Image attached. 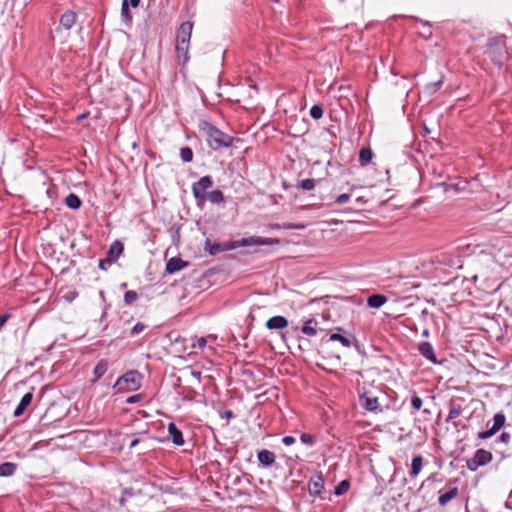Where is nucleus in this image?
I'll list each match as a JSON object with an SVG mask.
<instances>
[{
    "mask_svg": "<svg viewBox=\"0 0 512 512\" xmlns=\"http://www.w3.org/2000/svg\"><path fill=\"white\" fill-rule=\"evenodd\" d=\"M200 131L205 135L209 147L213 150L230 147L234 138L208 121L199 123Z\"/></svg>",
    "mask_w": 512,
    "mask_h": 512,
    "instance_id": "f257e3e1",
    "label": "nucleus"
},
{
    "mask_svg": "<svg viewBox=\"0 0 512 512\" xmlns=\"http://www.w3.org/2000/svg\"><path fill=\"white\" fill-rule=\"evenodd\" d=\"M141 381L142 375L136 370H131L117 379L114 388H116L118 392L136 391L140 388Z\"/></svg>",
    "mask_w": 512,
    "mask_h": 512,
    "instance_id": "f03ea898",
    "label": "nucleus"
},
{
    "mask_svg": "<svg viewBox=\"0 0 512 512\" xmlns=\"http://www.w3.org/2000/svg\"><path fill=\"white\" fill-rule=\"evenodd\" d=\"M213 187L212 177L209 175L201 177L197 182L192 184V194L198 207L205 204V196L208 194V189Z\"/></svg>",
    "mask_w": 512,
    "mask_h": 512,
    "instance_id": "7ed1b4c3",
    "label": "nucleus"
},
{
    "mask_svg": "<svg viewBox=\"0 0 512 512\" xmlns=\"http://www.w3.org/2000/svg\"><path fill=\"white\" fill-rule=\"evenodd\" d=\"M492 461V453L485 449H478L473 457L466 461V467L470 471H476L479 467L484 466Z\"/></svg>",
    "mask_w": 512,
    "mask_h": 512,
    "instance_id": "20e7f679",
    "label": "nucleus"
},
{
    "mask_svg": "<svg viewBox=\"0 0 512 512\" xmlns=\"http://www.w3.org/2000/svg\"><path fill=\"white\" fill-rule=\"evenodd\" d=\"M280 240L278 238H265L260 236H250L246 238H242L236 241L237 247H246V246H263V245H274L279 244Z\"/></svg>",
    "mask_w": 512,
    "mask_h": 512,
    "instance_id": "39448f33",
    "label": "nucleus"
},
{
    "mask_svg": "<svg viewBox=\"0 0 512 512\" xmlns=\"http://www.w3.org/2000/svg\"><path fill=\"white\" fill-rule=\"evenodd\" d=\"M193 30V23L191 21L183 22L176 35V44L190 45V38Z\"/></svg>",
    "mask_w": 512,
    "mask_h": 512,
    "instance_id": "423d86ee",
    "label": "nucleus"
},
{
    "mask_svg": "<svg viewBox=\"0 0 512 512\" xmlns=\"http://www.w3.org/2000/svg\"><path fill=\"white\" fill-rule=\"evenodd\" d=\"M360 405L367 411L370 412H381L382 409L380 408L378 398L375 396H372L371 394L365 392L360 395L359 397Z\"/></svg>",
    "mask_w": 512,
    "mask_h": 512,
    "instance_id": "0eeeda50",
    "label": "nucleus"
},
{
    "mask_svg": "<svg viewBox=\"0 0 512 512\" xmlns=\"http://www.w3.org/2000/svg\"><path fill=\"white\" fill-rule=\"evenodd\" d=\"M324 489V480L321 475H315L310 478L308 491L311 496H319Z\"/></svg>",
    "mask_w": 512,
    "mask_h": 512,
    "instance_id": "6e6552de",
    "label": "nucleus"
},
{
    "mask_svg": "<svg viewBox=\"0 0 512 512\" xmlns=\"http://www.w3.org/2000/svg\"><path fill=\"white\" fill-rule=\"evenodd\" d=\"M257 459L260 465L264 467H271L276 461V455L270 450L263 449L257 453Z\"/></svg>",
    "mask_w": 512,
    "mask_h": 512,
    "instance_id": "1a4fd4ad",
    "label": "nucleus"
},
{
    "mask_svg": "<svg viewBox=\"0 0 512 512\" xmlns=\"http://www.w3.org/2000/svg\"><path fill=\"white\" fill-rule=\"evenodd\" d=\"M77 20V14L72 10L65 11L60 17V27L70 30Z\"/></svg>",
    "mask_w": 512,
    "mask_h": 512,
    "instance_id": "9d476101",
    "label": "nucleus"
},
{
    "mask_svg": "<svg viewBox=\"0 0 512 512\" xmlns=\"http://www.w3.org/2000/svg\"><path fill=\"white\" fill-rule=\"evenodd\" d=\"M418 351L424 358H426L430 362H432L434 364L438 363L437 358L434 353L433 346L431 345L430 342L420 343L418 346Z\"/></svg>",
    "mask_w": 512,
    "mask_h": 512,
    "instance_id": "9b49d317",
    "label": "nucleus"
},
{
    "mask_svg": "<svg viewBox=\"0 0 512 512\" xmlns=\"http://www.w3.org/2000/svg\"><path fill=\"white\" fill-rule=\"evenodd\" d=\"M168 434L170 435L173 444L176 446H182L184 444V438L182 431L171 422L168 424Z\"/></svg>",
    "mask_w": 512,
    "mask_h": 512,
    "instance_id": "f8f14e48",
    "label": "nucleus"
},
{
    "mask_svg": "<svg viewBox=\"0 0 512 512\" xmlns=\"http://www.w3.org/2000/svg\"><path fill=\"white\" fill-rule=\"evenodd\" d=\"M32 400H33L32 392H28V393L24 394L23 397L21 398L19 404L17 405V407L14 410V413H13L14 417H20L25 412L27 407L31 404Z\"/></svg>",
    "mask_w": 512,
    "mask_h": 512,
    "instance_id": "ddd939ff",
    "label": "nucleus"
},
{
    "mask_svg": "<svg viewBox=\"0 0 512 512\" xmlns=\"http://www.w3.org/2000/svg\"><path fill=\"white\" fill-rule=\"evenodd\" d=\"M185 266H187V262L182 260L181 258L172 257L166 263V272L169 274H173L177 271H180Z\"/></svg>",
    "mask_w": 512,
    "mask_h": 512,
    "instance_id": "4468645a",
    "label": "nucleus"
},
{
    "mask_svg": "<svg viewBox=\"0 0 512 512\" xmlns=\"http://www.w3.org/2000/svg\"><path fill=\"white\" fill-rule=\"evenodd\" d=\"M287 326L288 320L284 316H274L266 322V327L270 330L283 329Z\"/></svg>",
    "mask_w": 512,
    "mask_h": 512,
    "instance_id": "2eb2a0df",
    "label": "nucleus"
},
{
    "mask_svg": "<svg viewBox=\"0 0 512 512\" xmlns=\"http://www.w3.org/2000/svg\"><path fill=\"white\" fill-rule=\"evenodd\" d=\"M496 48L498 49L497 53L494 51L493 46L491 45L488 53H489L491 59L493 60V62L496 65L501 66L506 58V52H505L503 45H499Z\"/></svg>",
    "mask_w": 512,
    "mask_h": 512,
    "instance_id": "dca6fc26",
    "label": "nucleus"
},
{
    "mask_svg": "<svg viewBox=\"0 0 512 512\" xmlns=\"http://www.w3.org/2000/svg\"><path fill=\"white\" fill-rule=\"evenodd\" d=\"M459 494V490L457 487H452L448 491L441 493L438 498V503L440 506L447 505L451 500L455 499Z\"/></svg>",
    "mask_w": 512,
    "mask_h": 512,
    "instance_id": "f3484780",
    "label": "nucleus"
},
{
    "mask_svg": "<svg viewBox=\"0 0 512 512\" xmlns=\"http://www.w3.org/2000/svg\"><path fill=\"white\" fill-rule=\"evenodd\" d=\"M108 361L105 359H101L97 362L94 370H93V379L91 380L93 383L98 381L108 370Z\"/></svg>",
    "mask_w": 512,
    "mask_h": 512,
    "instance_id": "a211bd4d",
    "label": "nucleus"
},
{
    "mask_svg": "<svg viewBox=\"0 0 512 512\" xmlns=\"http://www.w3.org/2000/svg\"><path fill=\"white\" fill-rule=\"evenodd\" d=\"M423 457L421 455H416L412 458L411 470L409 472L410 477L415 478L420 473L423 467Z\"/></svg>",
    "mask_w": 512,
    "mask_h": 512,
    "instance_id": "6ab92c4d",
    "label": "nucleus"
},
{
    "mask_svg": "<svg viewBox=\"0 0 512 512\" xmlns=\"http://www.w3.org/2000/svg\"><path fill=\"white\" fill-rule=\"evenodd\" d=\"M387 302V297L382 294H373L368 297L367 305L371 308H380Z\"/></svg>",
    "mask_w": 512,
    "mask_h": 512,
    "instance_id": "aec40b11",
    "label": "nucleus"
},
{
    "mask_svg": "<svg viewBox=\"0 0 512 512\" xmlns=\"http://www.w3.org/2000/svg\"><path fill=\"white\" fill-rule=\"evenodd\" d=\"M123 250H124L123 244L120 241L116 240L110 245V248L107 252L106 257H113V262H114L122 254Z\"/></svg>",
    "mask_w": 512,
    "mask_h": 512,
    "instance_id": "412c9836",
    "label": "nucleus"
},
{
    "mask_svg": "<svg viewBox=\"0 0 512 512\" xmlns=\"http://www.w3.org/2000/svg\"><path fill=\"white\" fill-rule=\"evenodd\" d=\"M206 201H209L212 204H221L225 201L224 194L218 189L212 190L206 194L205 202Z\"/></svg>",
    "mask_w": 512,
    "mask_h": 512,
    "instance_id": "4be33fe9",
    "label": "nucleus"
},
{
    "mask_svg": "<svg viewBox=\"0 0 512 512\" xmlns=\"http://www.w3.org/2000/svg\"><path fill=\"white\" fill-rule=\"evenodd\" d=\"M17 469V464L13 462H4L0 464V477H10L14 475Z\"/></svg>",
    "mask_w": 512,
    "mask_h": 512,
    "instance_id": "5701e85b",
    "label": "nucleus"
},
{
    "mask_svg": "<svg viewBox=\"0 0 512 512\" xmlns=\"http://www.w3.org/2000/svg\"><path fill=\"white\" fill-rule=\"evenodd\" d=\"M462 413V407L460 404L456 403L455 401H451L449 405V412L446 418V422H449L451 420H454L458 418Z\"/></svg>",
    "mask_w": 512,
    "mask_h": 512,
    "instance_id": "b1692460",
    "label": "nucleus"
},
{
    "mask_svg": "<svg viewBox=\"0 0 512 512\" xmlns=\"http://www.w3.org/2000/svg\"><path fill=\"white\" fill-rule=\"evenodd\" d=\"M316 325L317 321L311 318L304 323V325L301 328V331L305 335L315 336L317 334V329L315 327Z\"/></svg>",
    "mask_w": 512,
    "mask_h": 512,
    "instance_id": "393cba45",
    "label": "nucleus"
},
{
    "mask_svg": "<svg viewBox=\"0 0 512 512\" xmlns=\"http://www.w3.org/2000/svg\"><path fill=\"white\" fill-rule=\"evenodd\" d=\"M327 341H338L343 347L349 348L352 345V340L349 337L341 335L340 333H332L329 335Z\"/></svg>",
    "mask_w": 512,
    "mask_h": 512,
    "instance_id": "a878e982",
    "label": "nucleus"
},
{
    "mask_svg": "<svg viewBox=\"0 0 512 512\" xmlns=\"http://www.w3.org/2000/svg\"><path fill=\"white\" fill-rule=\"evenodd\" d=\"M65 204L67 207L73 209V210H76V209H79L81 207V200L80 198L76 195V194H73V193H70L66 198H65Z\"/></svg>",
    "mask_w": 512,
    "mask_h": 512,
    "instance_id": "bb28decb",
    "label": "nucleus"
},
{
    "mask_svg": "<svg viewBox=\"0 0 512 512\" xmlns=\"http://www.w3.org/2000/svg\"><path fill=\"white\" fill-rule=\"evenodd\" d=\"M373 152L370 148H362L359 152V161L362 166H366L372 161Z\"/></svg>",
    "mask_w": 512,
    "mask_h": 512,
    "instance_id": "cd10ccee",
    "label": "nucleus"
},
{
    "mask_svg": "<svg viewBox=\"0 0 512 512\" xmlns=\"http://www.w3.org/2000/svg\"><path fill=\"white\" fill-rule=\"evenodd\" d=\"M506 422V416L504 413L499 412L496 413L493 417V425L496 429L500 430L502 427H504Z\"/></svg>",
    "mask_w": 512,
    "mask_h": 512,
    "instance_id": "c85d7f7f",
    "label": "nucleus"
},
{
    "mask_svg": "<svg viewBox=\"0 0 512 512\" xmlns=\"http://www.w3.org/2000/svg\"><path fill=\"white\" fill-rule=\"evenodd\" d=\"M121 16L125 22L132 21V15H131L129 5L126 0H122Z\"/></svg>",
    "mask_w": 512,
    "mask_h": 512,
    "instance_id": "c756f323",
    "label": "nucleus"
},
{
    "mask_svg": "<svg viewBox=\"0 0 512 512\" xmlns=\"http://www.w3.org/2000/svg\"><path fill=\"white\" fill-rule=\"evenodd\" d=\"M180 157L183 162L189 163L193 160V151L190 147H182L180 149Z\"/></svg>",
    "mask_w": 512,
    "mask_h": 512,
    "instance_id": "7c9ffc66",
    "label": "nucleus"
},
{
    "mask_svg": "<svg viewBox=\"0 0 512 512\" xmlns=\"http://www.w3.org/2000/svg\"><path fill=\"white\" fill-rule=\"evenodd\" d=\"M315 185L316 181L314 179H304L298 182L297 188L310 191L315 188Z\"/></svg>",
    "mask_w": 512,
    "mask_h": 512,
    "instance_id": "2f4dec72",
    "label": "nucleus"
},
{
    "mask_svg": "<svg viewBox=\"0 0 512 512\" xmlns=\"http://www.w3.org/2000/svg\"><path fill=\"white\" fill-rule=\"evenodd\" d=\"M422 404H423L422 399L417 394H414L411 397V407H412L411 414H415L417 411H419L422 407Z\"/></svg>",
    "mask_w": 512,
    "mask_h": 512,
    "instance_id": "473e14b6",
    "label": "nucleus"
},
{
    "mask_svg": "<svg viewBox=\"0 0 512 512\" xmlns=\"http://www.w3.org/2000/svg\"><path fill=\"white\" fill-rule=\"evenodd\" d=\"M175 49L178 57H183L184 62H186L188 60L189 45L176 44Z\"/></svg>",
    "mask_w": 512,
    "mask_h": 512,
    "instance_id": "72a5a7b5",
    "label": "nucleus"
},
{
    "mask_svg": "<svg viewBox=\"0 0 512 512\" xmlns=\"http://www.w3.org/2000/svg\"><path fill=\"white\" fill-rule=\"evenodd\" d=\"M498 431H499L498 429H496L494 426H492L491 428H489L486 431L478 432L477 433V438L478 439H482V440L489 439L492 436H494Z\"/></svg>",
    "mask_w": 512,
    "mask_h": 512,
    "instance_id": "f704fd0d",
    "label": "nucleus"
},
{
    "mask_svg": "<svg viewBox=\"0 0 512 512\" xmlns=\"http://www.w3.org/2000/svg\"><path fill=\"white\" fill-rule=\"evenodd\" d=\"M442 83L443 81L442 80H438V81H435V82H431V83H428L425 87V90L427 93L429 94H434L436 93L440 87L442 86Z\"/></svg>",
    "mask_w": 512,
    "mask_h": 512,
    "instance_id": "c9c22d12",
    "label": "nucleus"
},
{
    "mask_svg": "<svg viewBox=\"0 0 512 512\" xmlns=\"http://www.w3.org/2000/svg\"><path fill=\"white\" fill-rule=\"evenodd\" d=\"M138 298V294L134 290L126 291L124 294V302L126 305L133 304Z\"/></svg>",
    "mask_w": 512,
    "mask_h": 512,
    "instance_id": "e433bc0d",
    "label": "nucleus"
},
{
    "mask_svg": "<svg viewBox=\"0 0 512 512\" xmlns=\"http://www.w3.org/2000/svg\"><path fill=\"white\" fill-rule=\"evenodd\" d=\"M310 116L313 119H320L323 116V108L320 105H314L310 109Z\"/></svg>",
    "mask_w": 512,
    "mask_h": 512,
    "instance_id": "4c0bfd02",
    "label": "nucleus"
},
{
    "mask_svg": "<svg viewBox=\"0 0 512 512\" xmlns=\"http://www.w3.org/2000/svg\"><path fill=\"white\" fill-rule=\"evenodd\" d=\"M300 441L308 446H313L316 443L315 437L307 433H302L300 435Z\"/></svg>",
    "mask_w": 512,
    "mask_h": 512,
    "instance_id": "58836bf2",
    "label": "nucleus"
},
{
    "mask_svg": "<svg viewBox=\"0 0 512 512\" xmlns=\"http://www.w3.org/2000/svg\"><path fill=\"white\" fill-rule=\"evenodd\" d=\"M349 482L347 480H343L342 482H340V484L338 486H336L335 488V494L336 495H342L344 493H346L349 489Z\"/></svg>",
    "mask_w": 512,
    "mask_h": 512,
    "instance_id": "ea45409f",
    "label": "nucleus"
},
{
    "mask_svg": "<svg viewBox=\"0 0 512 512\" xmlns=\"http://www.w3.org/2000/svg\"><path fill=\"white\" fill-rule=\"evenodd\" d=\"M206 246H209L210 255H217L218 253L224 250L218 243L211 244L209 241H207Z\"/></svg>",
    "mask_w": 512,
    "mask_h": 512,
    "instance_id": "a19ab883",
    "label": "nucleus"
},
{
    "mask_svg": "<svg viewBox=\"0 0 512 512\" xmlns=\"http://www.w3.org/2000/svg\"><path fill=\"white\" fill-rule=\"evenodd\" d=\"M442 185L445 187V192L446 193H448L450 191H454L455 193H457V192L462 191L464 189V187L460 186V183H455V184L442 183Z\"/></svg>",
    "mask_w": 512,
    "mask_h": 512,
    "instance_id": "79ce46f5",
    "label": "nucleus"
},
{
    "mask_svg": "<svg viewBox=\"0 0 512 512\" xmlns=\"http://www.w3.org/2000/svg\"><path fill=\"white\" fill-rule=\"evenodd\" d=\"M113 263V257H105L99 260L98 267L102 270H107L108 266Z\"/></svg>",
    "mask_w": 512,
    "mask_h": 512,
    "instance_id": "37998d69",
    "label": "nucleus"
},
{
    "mask_svg": "<svg viewBox=\"0 0 512 512\" xmlns=\"http://www.w3.org/2000/svg\"><path fill=\"white\" fill-rule=\"evenodd\" d=\"M133 496V491L132 489H124L123 490V494H122V497L119 499V503L121 506H124L125 505V502L127 500L128 497H132Z\"/></svg>",
    "mask_w": 512,
    "mask_h": 512,
    "instance_id": "c03bdc74",
    "label": "nucleus"
},
{
    "mask_svg": "<svg viewBox=\"0 0 512 512\" xmlns=\"http://www.w3.org/2000/svg\"><path fill=\"white\" fill-rule=\"evenodd\" d=\"M349 199H350V194L343 193L336 197L335 202L339 205H342V204L347 203L349 201Z\"/></svg>",
    "mask_w": 512,
    "mask_h": 512,
    "instance_id": "a18cd8bd",
    "label": "nucleus"
},
{
    "mask_svg": "<svg viewBox=\"0 0 512 512\" xmlns=\"http://www.w3.org/2000/svg\"><path fill=\"white\" fill-rule=\"evenodd\" d=\"M145 329V325L142 322H137L131 329V335H137Z\"/></svg>",
    "mask_w": 512,
    "mask_h": 512,
    "instance_id": "49530a36",
    "label": "nucleus"
},
{
    "mask_svg": "<svg viewBox=\"0 0 512 512\" xmlns=\"http://www.w3.org/2000/svg\"><path fill=\"white\" fill-rule=\"evenodd\" d=\"M511 440V434L509 432H502L498 438V441L503 444H508Z\"/></svg>",
    "mask_w": 512,
    "mask_h": 512,
    "instance_id": "de8ad7c7",
    "label": "nucleus"
},
{
    "mask_svg": "<svg viewBox=\"0 0 512 512\" xmlns=\"http://www.w3.org/2000/svg\"><path fill=\"white\" fill-rule=\"evenodd\" d=\"M296 442V439L293 436H284L282 438V443L286 446L293 445Z\"/></svg>",
    "mask_w": 512,
    "mask_h": 512,
    "instance_id": "09e8293b",
    "label": "nucleus"
},
{
    "mask_svg": "<svg viewBox=\"0 0 512 512\" xmlns=\"http://www.w3.org/2000/svg\"><path fill=\"white\" fill-rule=\"evenodd\" d=\"M270 227L272 229H281V228H283V229H293V228H295V226L292 225V224H284V225L272 224Z\"/></svg>",
    "mask_w": 512,
    "mask_h": 512,
    "instance_id": "8fccbe9b",
    "label": "nucleus"
},
{
    "mask_svg": "<svg viewBox=\"0 0 512 512\" xmlns=\"http://www.w3.org/2000/svg\"><path fill=\"white\" fill-rule=\"evenodd\" d=\"M207 344V340L204 338V337H200L199 339H197L196 343L194 344V347H198V348H204Z\"/></svg>",
    "mask_w": 512,
    "mask_h": 512,
    "instance_id": "3c124183",
    "label": "nucleus"
},
{
    "mask_svg": "<svg viewBox=\"0 0 512 512\" xmlns=\"http://www.w3.org/2000/svg\"><path fill=\"white\" fill-rule=\"evenodd\" d=\"M9 317H10V315H8V314L0 315V330L5 325V323L8 321Z\"/></svg>",
    "mask_w": 512,
    "mask_h": 512,
    "instance_id": "603ef678",
    "label": "nucleus"
},
{
    "mask_svg": "<svg viewBox=\"0 0 512 512\" xmlns=\"http://www.w3.org/2000/svg\"><path fill=\"white\" fill-rule=\"evenodd\" d=\"M140 396L139 395H133V396H130L128 399H127V403H136L138 400H139Z\"/></svg>",
    "mask_w": 512,
    "mask_h": 512,
    "instance_id": "864d4df0",
    "label": "nucleus"
},
{
    "mask_svg": "<svg viewBox=\"0 0 512 512\" xmlns=\"http://www.w3.org/2000/svg\"><path fill=\"white\" fill-rule=\"evenodd\" d=\"M128 5L132 6L133 8L138 7L140 0H126Z\"/></svg>",
    "mask_w": 512,
    "mask_h": 512,
    "instance_id": "5fc2aeb1",
    "label": "nucleus"
},
{
    "mask_svg": "<svg viewBox=\"0 0 512 512\" xmlns=\"http://www.w3.org/2000/svg\"><path fill=\"white\" fill-rule=\"evenodd\" d=\"M140 442V439L138 438H134L131 442H130V445H129V448L132 449L134 448L135 446L138 445V443Z\"/></svg>",
    "mask_w": 512,
    "mask_h": 512,
    "instance_id": "6e6d98bb",
    "label": "nucleus"
},
{
    "mask_svg": "<svg viewBox=\"0 0 512 512\" xmlns=\"http://www.w3.org/2000/svg\"><path fill=\"white\" fill-rule=\"evenodd\" d=\"M225 415H226V417H227V418H231V417H233V416H234V414H233V412H232L231 410H227V411L225 412Z\"/></svg>",
    "mask_w": 512,
    "mask_h": 512,
    "instance_id": "4d7b16f0",
    "label": "nucleus"
},
{
    "mask_svg": "<svg viewBox=\"0 0 512 512\" xmlns=\"http://www.w3.org/2000/svg\"><path fill=\"white\" fill-rule=\"evenodd\" d=\"M423 336H428L429 335V331L427 329H425L422 333Z\"/></svg>",
    "mask_w": 512,
    "mask_h": 512,
    "instance_id": "13d9d810",
    "label": "nucleus"
},
{
    "mask_svg": "<svg viewBox=\"0 0 512 512\" xmlns=\"http://www.w3.org/2000/svg\"><path fill=\"white\" fill-rule=\"evenodd\" d=\"M244 374H249V375H251V374H252V372H250V371H248V370H245V371H244Z\"/></svg>",
    "mask_w": 512,
    "mask_h": 512,
    "instance_id": "bf43d9fd",
    "label": "nucleus"
},
{
    "mask_svg": "<svg viewBox=\"0 0 512 512\" xmlns=\"http://www.w3.org/2000/svg\"><path fill=\"white\" fill-rule=\"evenodd\" d=\"M336 330L337 331H343V329L341 327H337Z\"/></svg>",
    "mask_w": 512,
    "mask_h": 512,
    "instance_id": "052dcab7",
    "label": "nucleus"
}]
</instances>
